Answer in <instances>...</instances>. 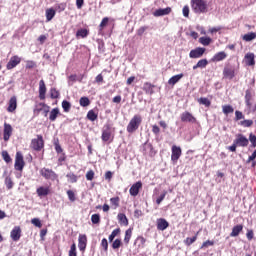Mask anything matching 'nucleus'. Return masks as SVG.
<instances>
[{"label":"nucleus","mask_w":256,"mask_h":256,"mask_svg":"<svg viewBox=\"0 0 256 256\" xmlns=\"http://www.w3.org/2000/svg\"><path fill=\"white\" fill-rule=\"evenodd\" d=\"M191 7L196 15L209 13V1L207 0H191Z\"/></svg>","instance_id":"nucleus-1"},{"label":"nucleus","mask_w":256,"mask_h":256,"mask_svg":"<svg viewBox=\"0 0 256 256\" xmlns=\"http://www.w3.org/2000/svg\"><path fill=\"white\" fill-rule=\"evenodd\" d=\"M142 121L143 119L141 118V115H134L133 118L130 120L129 124L127 125L128 133H135V131L139 129V125H141Z\"/></svg>","instance_id":"nucleus-2"},{"label":"nucleus","mask_w":256,"mask_h":256,"mask_svg":"<svg viewBox=\"0 0 256 256\" xmlns=\"http://www.w3.org/2000/svg\"><path fill=\"white\" fill-rule=\"evenodd\" d=\"M30 147L34 151H41V149H43L45 147V142L43 141V136L37 135V138L32 139Z\"/></svg>","instance_id":"nucleus-3"},{"label":"nucleus","mask_w":256,"mask_h":256,"mask_svg":"<svg viewBox=\"0 0 256 256\" xmlns=\"http://www.w3.org/2000/svg\"><path fill=\"white\" fill-rule=\"evenodd\" d=\"M40 175L44 177V179H47L48 181H57L58 175L55 173V171L48 169V168H42L40 170Z\"/></svg>","instance_id":"nucleus-4"},{"label":"nucleus","mask_w":256,"mask_h":256,"mask_svg":"<svg viewBox=\"0 0 256 256\" xmlns=\"http://www.w3.org/2000/svg\"><path fill=\"white\" fill-rule=\"evenodd\" d=\"M14 167L16 171H23V167H25V161L23 160V154H21V152L16 153Z\"/></svg>","instance_id":"nucleus-5"},{"label":"nucleus","mask_w":256,"mask_h":256,"mask_svg":"<svg viewBox=\"0 0 256 256\" xmlns=\"http://www.w3.org/2000/svg\"><path fill=\"white\" fill-rule=\"evenodd\" d=\"M234 142L238 147H247L249 145V139H247L243 134H236Z\"/></svg>","instance_id":"nucleus-6"},{"label":"nucleus","mask_w":256,"mask_h":256,"mask_svg":"<svg viewBox=\"0 0 256 256\" xmlns=\"http://www.w3.org/2000/svg\"><path fill=\"white\" fill-rule=\"evenodd\" d=\"M205 51H206L205 48L198 47L190 51L189 57L190 59H201V57L205 55Z\"/></svg>","instance_id":"nucleus-7"},{"label":"nucleus","mask_w":256,"mask_h":256,"mask_svg":"<svg viewBox=\"0 0 256 256\" xmlns=\"http://www.w3.org/2000/svg\"><path fill=\"white\" fill-rule=\"evenodd\" d=\"M181 147L179 146H172V154H171V161H173V163H177V161H179V158L181 157Z\"/></svg>","instance_id":"nucleus-8"},{"label":"nucleus","mask_w":256,"mask_h":256,"mask_svg":"<svg viewBox=\"0 0 256 256\" xmlns=\"http://www.w3.org/2000/svg\"><path fill=\"white\" fill-rule=\"evenodd\" d=\"M143 187V183H141V181H138L136 183H134L129 190V193L132 197H137L139 195V191L141 190V188Z\"/></svg>","instance_id":"nucleus-9"},{"label":"nucleus","mask_w":256,"mask_h":256,"mask_svg":"<svg viewBox=\"0 0 256 256\" xmlns=\"http://www.w3.org/2000/svg\"><path fill=\"white\" fill-rule=\"evenodd\" d=\"M78 248L83 253L87 249V235L80 234L78 238Z\"/></svg>","instance_id":"nucleus-10"},{"label":"nucleus","mask_w":256,"mask_h":256,"mask_svg":"<svg viewBox=\"0 0 256 256\" xmlns=\"http://www.w3.org/2000/svg\"><path fill=\"white\" fill-rule=\"evenodd\" d=\"M19 63H21V58L19 56H13L10 58L6 67L8 70L15 69V67L18 66Z\"/></svg>","instance_id":"nucleus-11"},{"label":"nucleus","mask_w":256,"mask_h":256,"mask_svg":"<svg viewBox=\"0 0 256 256\" xmlns=\"http://www.w3.org/2000/svg\"><path fill=\"white\" fill-rule=\"evenodd\" d=\"M181 121L183 123H195V121H197V119H195V117H193L192 113L184 112L181 114Z\"/></svg>","instance_id":"nucleus-12"},{"label":"nucleus","mask_w":256,"mask_h":256,"mask_svg":"<svg viewBox=\"0 0 256 256\" xmlns=\"http://www.w3.org/2000/svg\"><path fill=\"white\" fill-rule=\"evenodd\" d=\"M10 237L13 241H19L21 239V227L15 226L10 233Z\"/></svg>","instance_id":"nucleus-13"},{"label":"nucleus","mask_w":256,"mask_h":256,"mask_svg":"<svg viewBox=\"0 0 256 256\" xmlns=\"http://www.w3.org/2000/svg\"><path fill=\"white\" fill-rule=\"evenodd\" d=\"M11 135H13V127L11 124H4V141H8L11 138Z\"/></svg>","instance_id":"nucleus-14"},{"label":"nucleus","mask_w":256,"mask_h":256,"mask_svg":"<svg viewBox=\"0 0 256 256\" xmlns=\"http://www.w3.org/2000/svg\"><path fill=\"white\" fill-rule=\"evenodd\" d=\"M171 13V7L160 8L153 12L154 17H163Z\"/></svg>","instance_id":"nucleus-15"},{"label":"nucleus","mask_w":256,"mask_h":256,"mask_svg":"<svg viewBox=\"0 0 256 256\" xmlns=\"http://www.w3.org/2000/svg\"><path fill=\"white\" fill-rule=\"evenodd\" d=\"M156 223H157L158 231H165V229H167V227H169V222H167V220H165V218L157 219Z\"/></svg>","instance_id":"nucleus-16"},{"label":"nucleus","mask_w":256,"mask_h":256,"mask_svg":"<svg viewBox=\"0 0 256 256\" xmlns=\"http://www.w3.org/2000/svg\"><path fill=\"white\" fill-rule=\"evenodd\" d=\"M15 109H17V97L12 96L9 100V105L7 108V112L8 113H13V111H15Z\"/></svg>","instance_id":"nucleus-17"},{"label":"nucleus","mask_w":256,"mask_h":256,"mask_svg":"<svg viewBox=\"0 0 256 256\" xmlns=\"http://www.w3.org/2000/svg\"><path fill=\"white\" fill-rule=\"evenodd\" d=\"M224 59H227V53H225V52H218V53H216L213 57H212V59H211V61L213 62V63H219V61H224Z\"/></svg>","instance_id":"nucleus-18"},{"label":"nucleus","mask_w":256,"mask_h":256,"mask_svg":"<svg viewBox=\"0 0 256 256\" xmlns=\"http://www.w3.org/2000/svg\"><path fill=\"white\" fill-rule=\"evenodd\" d=\"M46 93H47V87L45 86V81L40 80V82H39V97L41 100L45 99Z\"/></svg>","instance_id":"nucleus-19"},{"label":"nucleus","mask_w":256,"mask_h":256,"mask_svg":"<svg viewBox=\"0 0 256 256\" xmlns=\"http://www.w3.org/2000/svg\"><path fill=\"white\" fill-rule=\"evenodd\" d=\"M246 65L248 67H253L255 65V54L253 53H247L244 57Z\"/></svg>","instance_id":"nucleus-20"},{"label":"nucleus","mask_w":256,"mask_h":256,"mask_svg":"<svg viewBox=\"0 0 256 256\" xmlns=\"http://www.w3.org/2000/svg\"><path fill=\"white\" fill-rule=\"evenodd\" d=\"M223 75L225 79H233V77H235V69L230 67H225L223 70Z\"/></svg>","instance_id":"nucleus-21"},{"label":"nucleus","mask_w":256,"mask_h":256,"mask_svg":"<svg viewBox=\"0 0 256 256\" xmlns=\"http://www.w3.org/2000/svg\"><path fill=\"white\" fill-rule=\"evenodd\" d=\"M154 88H155V86L149 82L144 83V85L142 87V89H143V91H145L146 95H153V93H155V91H153Z\"/></svg>","instance_id":"nucleus-22"},{"label":"nucleus","mask_w":256,"mask_h":256,"mask_svg":"<svg viewBox=\"0 0 256 256\" xmlns=\"http://www.w3.org/2000/svg\"><path fill=\"white\" fill-rule=\"evenodd\" d=\"M36 193L38 197H47V195L50 193L49 187H39L36 190Z\"/></svg>","instance_id":"nucleus-23"},{"label":"nucleus","mask_w":256,"mask_h":256,"mask_svg":"<svg viewBox=\"0 0 256 256\" xmlns=\"http://www.w3.org/2000/svg\"><path fill=\"white\" fill-rule=\"evenodd\" d=\"M243 231V225L238 224L232 228V232L230 233V237H239V233Z\"/></svg>","instance_id":"nucleus-24"},{"label":"nucleus","mask_w":256,"mask_h":256,"mask_svg":"<svg viewBox=\"0 0 256 256\" xmlns=\"http://www.w3.org/2000/svg\"><path fill=\"white\" fill-rule=\"evenodd\" d=\"M209 65V61L207 59H201L197 62L196 65L193 66L194 71L196 69H205Z\"/></svg>","instance_id":"nucleus-25"},{"label":"nucleus","mask_w":256,"mask_h":256,"mask_svg":"<svg viewBox=\"0 0 256 256\" xmlns=\"http://www.w3.org/2000/svg\"><path fill=\"white\" fill-rule=\"evenodd\" d=\"M181 79H183V74H177L175 76H172L169 80H168V85H175L176 83H179V81H181Z\"/></svg>","instance_id":"nucleus-26"},{"label":"nucleus","mask_w":256,"mask_h":256,"mask_svg":"<svg viewBox=\"0 0 256 256\" xmlns=\"http://www.w3.org/2000/svg\"><path fill=\"white\" fill-rule=\"evenodd\" d=\"M251 99H252L251 91L246 90V93H245V104L248 107V109H251V107L253 106V104L251 103Z\"/></svg>","instance_id":"nucleus-27"},{"label":"nucleus","mask_w":256,"mask_h":256,"mask_svg":"<svg viewBox=\"0 0 256 256\" xmlns=\"http://www.w3.org/2000/svg\"><path fill=\"white\" fill-rule=\"evenodd\" d=\"M57 117H59V108H53L50 111L49 119H50V121H56Z\"/></svg>","instance_id":"nucleus-28"},{"label":"nucleus","mask_w":256,"mask_h":256,"mask_svg":"<svg viewBox=\"0 0 256 256\" xmlns=\"http://www.w3.org/2000/svg\"><path fill=\"white\" fill-rule=\"evenodd\" d=\"M118 221L121 225H124V226L129 225V221L127 220V216L123 213L118 214Z\"/></svg>","instance_id":"nucleus-29"},{"label":"nucleus","mask_w":256,"mask_h":256,"mask_svg":"<svg viewBox=\"0 0 256 256\" xmlns=\"http://www.w3.org/2000/svg\"><path fill=\"white\" fill-rule=\"evenodd\" d=\"M55 17V9L49 8L46 10V19L47 21H51Z\"/></svg>","instance_id":"nucleus-30"},{"label":"nucleus","mask_w":256,"mask_h":256,"mask_svg":"<svg viewBox=\"0 0 256 256\" xmlns=\"http://www.w3.org/2000/svg\"><path fill=\"white\" fill-rule=\"evenodd\" d=\"M211 38L209 37H200L199 38V43H201V45H204V47H207L208 45H211Z\"/></svg>","instance_id":"nucleus-31"},{"label":"nucleus","mask_w":256,"mask_h":256,"mask_svg":"<svg viewBox=\"0 0 256 256\" xmlns=\"http://www.w3.org/2000/svg\"><path fill=\"white\" fill-rule=\"evenodd\" d=\"M87 35H89V31H87V29H79L76 32V37H81L82 39H85Z\"/></svg>","instance_id":"nucleus-32"},{"label":"nucleus","mask_w":256,"mask_h":256,"mask_svg":"<svg viewBox=\"0 0 256 256\" xmlns=\"http://www.w3.org/2000/svg\"><path fill=\"white\" fill-rule=\"evenodd\" d=\"M198 103L200 105H204L205 107H211V101L208 98H200L198 99Z\"/></svg>","instance_id":"nucleus-33"},{"label":"nucleus","mask_w":256,"mask_h":256,"mask_svg":"<svg viewBox=\"0 0 256 256\" xmlns=\"http://www.w3.org/2000/svg\"><path fill=\"white\" fill-rule=\"evenodd\" d=\"M253 39H256V34H255V32H250V33L245 34V35L243 36V40H244V41H253Z\"/></svg>","instance_id":"nucleus-34"},{"label":"nucleus","mask_w":256,"mask_h":256,"mask_svg":"<svg viewBox=\"0 0 256 256\" xmlns=\"http://www.w3.org/2000/svg\"><path fill=\"white\" fill-rule=\"evenodd\" d=\"M196 241H197V234L191 238H189V237L186 238L184 240V243H185V245H187L189 247V245H193V243H195Z\"/></svg>","instance_id":"nucleus-35"},{"label":"nucleus","mask_w":256,"mask_h":256,"mask_svg":"<svg viewBox=\"0 0 256 256\" xmlns=\"http://www.w3.org/2000/svg\"><path fill=\"white\" fill-rule=\"evenodd\" d=\"M80 105L81 107H89V105H91V101H89V98L87 97H82L80 98Z\"/></svg>","instance_id":"nucleus-36"},{"label":"nucleus","mask_w":256,"mask_h":256,"mask_svg":"<svg viewBox=\"0 0 256 256\" xmlns=\"http://www.w3.org/2000/svg\"><path fill=\"white\" fill-rule=\"evenodd\" d=\"M222 111L224 115H229V113H233L234 109L231 105H225L222 107Z\"/></svg>","instance_id":"nucleus-37"},{"label":"nucleus","mask_w":256,"mask_h":256,"mask_svg":"<svg viewBox=\"0 0 256 256\" xmlns=\"http://www.w3.org/2000/svg\"><path fill=\"white\" fill-rule=\"evenodd\" d=\"M87 119H89V121H97V114L95 113V111L90 110L87 113Z\"/></svg>","instance_id":"nucleus-38"},{"label":"nucleus","mask_w":256,"mask_h":256,"mask_svg":"<svg viewBox=\"0 0 256 256\" xmlns=\"http://www.w3.org/2000/svg\"><path fill=\"white\" fill-rule=\"evenodd\" d=\"M131 235H133V231H131V229L126 230L125 237H124V243L128 244L129 241H131Z\"/></svg>","instance_id":"nucleus-39"},{"label":"nucleus","mask_w":256,"mask_h":256,"mask_svg":"<svg viewBox=\"0 0 256 256\" xmlns=\"http://www.w3.org/2000/svg\"><path fill=\"white\" fill-rule=\"evenodd\" d=\"M62 108L65 111V113H69V111L71 110V103H69V101L64 100L62 102Z\"/></svg>","instance_id":"nucleus-40"},{"label":"nucleus","mask_w":256,"mask_h":256,"mask_svg":"<svg viewBox=\"0 0 256 256\" xmlns=\"http://www.w3.org/2000/svg\"><path fill=\"white\" fill-rule=\"evenodd\" d=\"M66 177L68 178V181L70 183H77V175H75L74 173L70 172L66 175Z\"/></svg>","instance_id":"nucleus-41"},{"label":"nucleus","mask_w":256,"mask_h":256,"mask_svg":"<svg viewBox=\"0 0 256 256\" xmlns=\"http://www.w3.org/2000/svg\"><path fill=\"white\" fill-rule=\"evenodd\" d=\"M255 159H256V150L252 153L251 156H249L246 163H251L252 162V167H255V165H256Z\"/></svg>","instance_id":"nucleus-42"},{"label":"nucleus","mask_w":256,"mask_h":256,"mask_svg":"<svg viewBox=\"0 0 256 256\" xmlns=\"http://www.w3.org/2000/svg\"><path fill=\"white\" fill-rule=\"evenodd\" d=\"M91 221L94 225H97L101 221V216L99 214H93L91 216Z\"/></svg>","instance_id":"nucleus-43"},{"label":"nucleus","mask_w":256,"mask_h":256,"mask_svg":"<svg viewBox=\"0 0 256 256\" xmlns=\"http://www.w3.org/2000/svg\"><path fill=\"white\" fill-rule=\"evenodd\" d=\"M50 97H51V99H58L59 91H57V89H55V88L50 89Z\"/></svg>","instance_id":"nucleus-44"},{"label":"nucleus","mask_w":256,"mask_h":256,"mask_svg":"<svg viewBox=\"0 0 256 256\" xmlns=\"http://www.w3.org/2000/svg\"><path fill=\"white\" fill-rule=\"evenodd\" d=\"M239 125H241V127H251L253 125V120L240 121Z\"/></svg>","instance_id":"nucleus-45"},{"label":"nucleus","mask_w":256,"mask_h":256,"mask_svg":"<svg viewBox=\"0 0 256 256\" xmlns=\"http://www.w3.org/2000/svg\"><path fill=\"white\" fill-rule=\"evenodd\" d=\"M32 225H34L35 227H39V229H41L43 227V224H41V220H39V218H33L31 220Z\"/></svg>","instance_id":"nucleus-46"},{"label":"nucleus","mask_w":256,"mask_h":256,"mask_svg":"<svg viewBox=\"0 0 256 256\" xmlns=\"http://www.w3.org/2000/svg\"><path fill=\"white\" fill-rule=\"evenodd\" d=\"M167 196V191H163V193L156 199L157 205H161L165 197Z\"/></svg>","instance_id":"nucleus-47"},{"label":"nucleus","mask_w":256,"mask_h":256,"mask_svg":"<svg viewBox=\"0 0 256 256\" xmlns=\"http://www.w3.org/2000/svg\"><path fill=\"white\" fill-rule=\"evenodd\" d=\"M69 256H77V246L72 244L69 250Z\"/></svg>","instance_id":"nucleus-48"},{"label":"nucleus","mask_w":256,"mask_h":256,"mask_svg":"<svg viewBox=\"0 0 256 256\" xmlns=\"http://www.w3.org/2000/svg\"><path fill=\"white\" fill-rule=\"evenodd\" d=\"M119 231H120L119 229H115L112 231V233L109 235V238H108L110 243H112L113 239H115V237L119 235Z\"/></svg>","instance_id":"nucleus-49"},{"label":"nucleus","mask_w":256,"mask_h":256,"mask_svg":"<svg viewBox=\"0 0 256 256\" xmlns=\"http://www.w3.org/2000/svg\"><path fill=\"white\" fill-rule=\"evenodd\" d=\"M235 119H236V121H241V119H245V115H243V112L236 110L235 111Z\"/></svg>","instance_id":"nucleus-50"},{"label":"nucleus","mask_w":256,"mask_h":256,"mask_svg":"<svg viewBox=\"0 0 256 256\" xmlns=\"http://www.w3.org/2000/svg\"><path fill=\"white\" fill-rule=\"evenodd\" d=\"M5 185L7 189H13V180H11V177H6Z\"/></svg>","instance_id":"nucleus-51"},{"label":"nucleus","mask_w":256,"mask_h":256,"mask_svg":"<svg viewBox=\"0 0 256 256\" xmlns=\"http://www.w3.org/2000/svg\"><path fill=\"white\" fill-rule=\"evenodd\" d=\"M2 157L6 163H11V156H9L7 151L2 152Z\"/></svg>","instance_id":"nucleus-52"},{"label":"nucleus","mask_w":256,"mask_h":256,"mask_svg":"<svg viewBox=\"0 0 256 256\" xmlns=\"http://www.w3.org/2000/svg\"><path fill=\"white\" fill-rule=\"evenodd\" d=\"M109 139H111V132L103 131V133H102V140L109 141Z\"/></svg>","instance_id":"nucleus-53"},{"label":"nucleus","mask_w":256,"mask_h":256,"mask_svg":"<svg viewBox=\"0 0 256 256\" xmlns=\"http://www.w3.org/2000/svg\"><path fill=\"white\" fill-rule=\"evenodd\" d=\"M101 247H103L104 251H107L109 249V242L107 241V238L102 239Z\"/></svg>","instance_id":"nucleus-54"},{"label":"nucleus","mask_w":256,"mask_h":256,"mask_svg":"<svg viewBox=\"0 0 256 256\" xmlns=\"http://www.w3.org/2000/svg\"><path fill=\"white\" fill-rule=\"evenodd\" d=\"M35 67H37V64L35 63V61H31V60L26 61V69H33Z\"/></svg>","instance_id":"nucleus-55"},{"label":"nucleus","mask_w":256,"mask_h":256,"mask_svg":"<svg viewBox=\"0 0 256 256\" xmlns=\"http://www.w3.org/2000/svg\"><path fill=\"white\" fill-rule=\"evenodd\" d=\"M43 107H47V105H45L44 103L38 104L34 109V113H41V111H43Z\"/></svg>","instance_id":"nucleus-56"},{"label":"nucleus","mask_w":256,"mask_h":256,"mask_svg":"<svg viewBox=\"0 0 256 256\" xmlns=\"http://www.w3.org/2000/svg\"><path fill=\"white\" fill-rule=\"evenodd\" d=\"M93 177H95V172H93V170H89L86 173V179L87 181H93Z\"/></svg>","instance_id":"nucleus-57"},{"label":"nucleus","mask_w":256,"mask_h":256,"mask_svg":"<svg viewBox=\"0 0 256 256\" xmlns=\"http://www.w3.org/2000/svg\"><path fill=\"white\" fill-rule=\"evenodd\" d=\"M119 247H121V239L114 240V242L112 243V248L119 249Z\"/></svg>","instance_id":"nucleus-58"},{"label":"nucleus","mask_w":256,"mask_h":256,"mask_svg":"<svg viewBox=\"0 0 256 256\" xmlns=\"http://www.w3.org/2000/svg\"><path fill=\"white\" fill-rule=\"evenodd\" d=\"M111 205H114V207H119V197H114L110 199Z\"/></svg>","instance_id":"nucleus-59"},{"label":"nucleus","mask_w":256,"mask_h":256,"mask_svg":"<svg viewBox=\"0 0 256 256\" xmlns=\"http://www.w3.org/2000/svg\"><path fill=\"white\" fill-rule=\"evenodd\" d=\"M67 195H68V199L70 201H72V202L75 201V192H73V190H68Z\"/></svg>","instance_id":"nucleus-60"},{"label":"nucleus","mask_w":256,"mask_h":256,"mask_svg":"<svg viewBox=\"0 0 256 256\" xmlns=\"http://www.w3.org/2000/svg\"><path fill=\"white\" fill-rule=\"evenodd\" d=\"M249 141L252 144V147H256V136L252 133L249 135Z\"/></svg>","instance_id":"nucleus-61"},{"label":"nucleus","mask_w":256,"mask_h":256,"mask_svg":"<svg viewBox=\"0 0 256 256\" xmlns=\"http://www.w3.org/2000/svg\"><path fill=\"white\" fill-rule=\"evenodd\" d=\"M148 29L147 26H142L137 30V35H139V37H141L143 35V33L146 32V30Z\"/></svg>","instance_id":"nucleus-62"},{"label":"nucleus","mask_w":256,"mask_h":256,"mask_svg":"<svg viewBox=\"0 0 256 256\" xmlns=\"http://www.w3.org/2000/svg\"><path fill=\"white\" fill-rule=\"evenodd\" d=\"M189 6H184L183 9H182V13H183V16L188 18L189 17Z\"/></svg>","instance_id":"nucleus-63"},{"label":"nucleus","mask_w":256,"mask_h":256,"mask_svg":"<svg viewBox=\"0 0 256 256\" xmlns=\"http://www.w3.org/2000/svg\"><path fill=\"white\" fill-rule=\"evenodd\" d=\"M108 23H109V18L108 17L103 18L101 23H100L101 29H103V27H107Z\"/></svg>","instance_id":"nucleus-64"}]
</instances>
